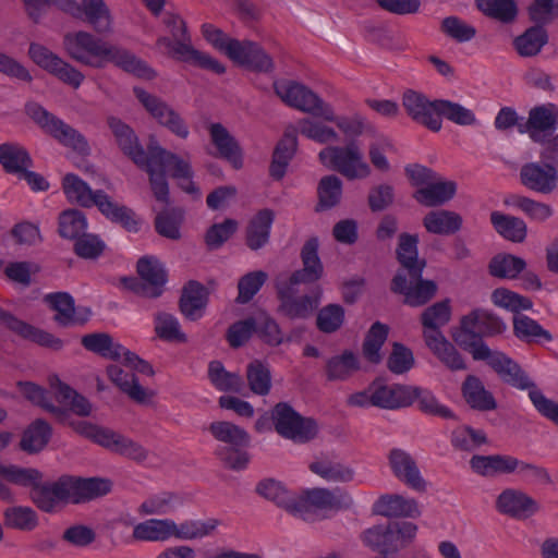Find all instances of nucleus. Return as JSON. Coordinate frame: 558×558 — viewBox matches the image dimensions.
Here are the masks:
<instances>
[{"mask_svg": "<svg viewBox=\"0 0 558 558\" xmlns=\"http://www.w3.org/2000/svg\"><path fill=\"white\" fill-rule=\"evenodd\" d=\"M62 45L73 61L93 69H105L108 63L138 77L151 80L156 72L131 51L86 31L64 34Z\"/></svg>", "mask_w": 558, "mask_h": 558, "instance_id": "1", "label": "nucleus"}, {"mask_svg": "<svg viewBox=\"0 0 558 558\" xmlns=\"http://www.w3.org/2000/svg\"><path fill=\"white\" fill-rule=\"evenodd\" d=\"M417 243L416 234L399 235L396 257L401 269L396 272L390 282L391 292L403 295V303L412 307L425 305L437 292L435 281L422 278L427 263L426 259L418 258Z\"/></svg>", "mask_w": 558, "mask_h": 558, "instance_id": "2", "label": "nucleus"}, {"mask_svg": "<svg viewBox=\"0 0 558 558\" xmlns=\"http://www.w3.org/2000/svg\"><path fill=\"white\" fill-rule=\"evenodd\" d=\"M49 384L56 400L64 407H58L48 401L47 391L32 381H19L17 387L27 400L51 413L60 423L64 424L68 421L70 412L78 416L90 415L93 407L84 396L62 383L58 376H51Z\"/></svg>", "mask_w": 558, "mask_h": 558, "instance_id": "3", "label": "nucleus"}, {"mask_svg": "<svg viewBox=\"0 0 558 558\" xmlns=\"http://www.w3.org/2000/svg\"><path fill=\"white\" fill-rule=\"evenodd\" d=\"M165 24L169 28L170 37H159L156 41L157 48L165 54L182 62L210 70L216 74L226 72V68L218 60L209 54L196 50L192 46L191 36L187 32L185 21L178 14L168 13L165 16Z\"/></svg>", "mask_w": 558, "mask_h": 558, "instance_id": "4", "label": "nucleus"}, {"mask_svg": "<svg viewBox=\"0 0 558 558\" xmlns=\"http://www.w3.org/2000/svg\"><path fill=\"white\" fill-rule=\"evenodd\" d=\"M485 362L506 385L519 390H529L533 405L543 416H550L549 411L556 410L551 400L544 396L527 373L510 356L501 351H493Z\"/></svg>", "mask_w": 558, "mask_h": 558, "instance_id": "5", "label": "nucleus"}, {"mask_svg": "<svg viewBox=\"0 0 558 558\" xmlns=\"http://www.w3.org/2000/svg\"><path fill=\"white\" fill-rule=\"evenodd\" d=\"M64 424H68L80 436L113 453L136 462H143L148 457V451L142 445L108 427L86 421L73 420L71 416Z\"/></svg>", "mask_w": 558, "mask_h": 558, "instance_id": "6", "label": "nucleus"}, {"mask_svg": "<svg viewBox=\"0 0 558 558\" xmlns=\"http://www.w3.org/2000/svg\"><path fill=\"white\" fill-rule=\"evenodd\" d=\"M417 525L409 521H391L366 530L362 539L366 546L387 558L409 546L415 538Z\"/></svg>", "mask_w": 558, "mask_h": 558, "instance_id": "7", "label": "nucleus"}, {"mask_svg": "<svg viewBox=\"0 0 558 558\" xmlns=\"http://www.w3.org/2000/svg\"><path fill=\"white\" fill-rule=\"evenodd\" d=\"M319 161L339 172L348 180L365 179L371 175V167L364 160L363 151L354 140L344 146H328L318 154Z\"/></svg>", "mask_w": 558, "mask_h": 558, "instance_id": "8", "label": "nucleus"}, {"mask_svg": "<svg viewBox=\"0 0 558 558\" xmlns=\"http://www.w3.org/2000/svg\"><path fill=\"white\" fill-rule=\"evenodd\" d=\"M26 113L47 134L60 144L80 154H88L89 146L83 134L36 102L25 106Z\"/></svg>", "mask_w": 558, "mask_h": 558, "instance_id": "9", "label": "nucleus"}, {"mask_svg": "<svg viewBox=\"0 0 558 558\" xmlns=\"http://www.w3.org/2000/svg\"><path fill=\"white\" fill-rule=\"evenodd\" d=\"M275 430L295 444H306L318 434V424L313 417L302 416L289 403L279 402L271 410Z\"/></svg>", "mask_w": 558, "mask_h": 558, "instance_id": "10", "label": "nucleus"}, {"mask_svg": "<svg viewBox=\"0 0 558 558\" xmlns=\"http://www.w3.org/2000/svg\"><path fill=\"white\" fill-rule=\"evenodd\" d=\"M275 94L289 107L320 119H333L332 107L307 86L295 81H275Z\"/></svg>", "mask_w": 558, "mask_h": 558, "instance_id": "11", "label": "nucleus"}, {"mask_svg": "<svg viewBox=\"0 0 558 558\" xmlns=\"http://www.w3.org/2000/svg\"><path fill=\"white\" fill-rule=\"evenodd\" d=\"M138 278H122L126 289L145 299L161 296L167 282V271L154 256L141 257L136 265Z\"/></svg>", "mask_w": 558, "mask_h": 558, "instance_id": "12", "label": "nucleus"}, {"mask_svg": "<svg viewBox=\"0 0 558 558\" xmlns=\"http://www.w3.org/2000/svg\"><path fill=\"white\" fill-rule=\"evenodd\" d=\"M295 505L300 511H294V517L304 521H315L318 517V509H348L353 505V499L340 488L335 490L314 488L303 495H296Z\"/></svg>", "mask_w": 558, "mask_h": 558, "instance_id": "13", "label": "nucleus"}, {"mask_svg": "<svg viewBox=\"0 0 558 558\" xmlns=\"http://www.w3.org/2000/svg\"><path fill=\"white\" fill-rule=\"evenodd\" d=\"M296 284L288 279L278 278L276 280L275 288L279 301L277 313L289 319H306L317 308L319 299L307 294L296 296Z\"/></svg>", "mask_w": 558, "mask_h": 558, "instance_id": "14", "label": "nucleus"}, {"mask_svg": "<svg viewBox=\"0 0 558 558\" xmlns=\"http://www.w3.org/2000/svg\"><path fill=\"white\" fill-rule=\"evenodd\" d=\"M133 93L149 114L159 124L167 128L180 138H186L190 134L189 128L181 116L165 100L147 93L141 87H134Z\"/></svg>", "mask_w": 558, "mask_h": 558, "instance_id": "15", "label": "nucleus"}, {"mask_svg": "<svg viewBox=\"0 0 558 558\" xmlns=\"http://www.w3.org/2000/svg\"><path fill=\"white\" fill-rule=\"evenodd\" d=\"M541 504L524 490L507 487L495 499L498 513L517 521L527 520L541 511Z\"/></svg>", "mask_w": 558, "mask_h": 558, "instance_id": "16", "label": "nucleus"}, {"mask_svg": "<svg viewBox=\"0 0 558 558\" xmlns=\"http://www.w3.org/2000/svg\"><path fill=\"white\" fill-rule=\"evenodd\" d=\"M402 106L408 116L433 132L441 129V118L437 117L438 99L429 100L422 93L408 89L402 96Z\"/></svg>", "mask_w": 558, "mask_h": 558, "instance_id": "17", "label": "nucleus"}, {"mask_svg": "<svg viewBox=\"0 0 558 558\" xmlns=\"http://www.w3.org/2000/svg\"><path fill=\"white\" fill-rule=\"evenodd\" d=\"M106 122L120 150L136 166L145 163L149 156V150L147 153L145 151L135 131L114 116H108Z\"/></svg>", "mask_w": 558, "mask_h": 558, "instance_id": "18", "label": "nucleus"}, {"mask_svg": "<svg viewBox=\"0 0 558 558\" xmlns=\"http://www.w3.org/2000/svg\"><path fill=\"white\" fill-rule=\"evenodd\" d=\"M229 59L255 72L269 73L274 70L271 57L251 40H239L230 47Z\"/></svg>", "mask_w": 558, "mask_h": 558, "instance_id": "19", "label": "nucleus"}, {"mask_svg": "<svg viewBox=\"0 0 558 558\" xmlns=\"http://www.w3.org/2000/svg\"><path fill=\"white\" fill-rule=\"evenodd\" d=\"M521 183L531 191L550 194L558 184V171L551 163L527 162L520 169Z\"/></svg>", "mask_w": 558, "mask_h": 558, "instance_id": "20", "label": "nucleus"}, {"mask_svg": "<svg viewBox=\"0 0 558 558\" xmlns=\"http://www.w3.org/2000/svg\"><path fill=\"white\" fill-rule=\"evenodd\" d=\"M451 337L462 350L470 352L475 361H485L493 353L466 315L461 318L459 327L452 329Z\"/></svg>", "mask_w": 558, "mask_h": 558, "instance_id": "21", "label": "nucleus"}, {"mask_svg": "<svg viewBox=\"0 0 558 558\" xmlns=\"http://www.w3.org/2000/svg\"><path fill=\"white\" fill-rule=\"evenodd\" d=\"M0 325L7 327L20 337L31 340L39 345L60 350L63 345L61 339L56 338L53 335L36 328L26 322H23L12 315L10 312L0 307Z\"/></svg>", "mask_w": 558, "mask_h": 558, "instance_id": "22", "label": "nucleus"}, {"mask_svg": "<svg viewBox=\"0 0 558 558\" xmlns=\"http://www.w3.org/2000/svg\"><path fill=\"white\" fill-rule=\"evenodd\" d=\"M389 465L401 482L417 492L426 490V482L420 474L415 460L402 449L395 448L388 456Z\"/></svg>", "mask_w": 558, "mask_h": 558, "instance_id": "23", "label": "nucleus"}, {"mask_svg": "<svg viewBox=\"0 0 558 558\" xmlns=\"http://www.w3.org/2000/svg\"><path fill=\"white\" fill-rule=\"evenodd\" d=\"M44 301L57 312L54 322L60 326L84 325L90 311L84 310V315L76 313L74 299L68 292H54L45 295Z\"/></svg>", "mask_w": 558, "mask_h": 558, "instance_id": "24", "label": "nucleus"}, {"mask_svg": "<svg viewBox=\"0 0 558 558\" xmlns=\"http://www.w3.org/2000/svg\"><path fill=\"white\" fill-rule=\"evenodd\" d=\"M107 375L123 393L136 403H148L155 396L153 390H148L140 384L134 373L126 372L119 365H109Z\"/></svg>", "mask_w": 558, "mask_h": 558, "instance_id": "25", "label": "nucleus"}, {"mask_svg": "<svg viewBox=\"0 0 558 558\" xmlns=\"http://www.w3.org/2000/svg\"><path fill=\"white\" fill-rule=\"evenodd\" d=\"M301 258L303 268L295 270L288 280L292 283H312L322 278L323 264L318 257V241L316 238L307 240L302 250Z\"/></svg>", "mask_w": 558, "mask_h": 558, "instance_id": "26", "label": "nucleus"}, {"mask_svg": "<svg viewBox=\"0 0 558 558\" xmlns=\"http://www.w3.org/2000/svg\"><path fill=\"white\" fill-rule=\"evenodd\" d=\"M208 303V290L198 281L191 280L182 289L179 308L189 320H197L203 316Z\"/></svg>", "mask_w": 558, "mask_h": 558, "instance_id": "27", "label": "nucleus"}, {"mask_svg": "<svg viewBox=\"0 0 558 558\" xmlns=\"http://www.w3.org/2000/svg\"><path fill=\"white\" fill-rule=\"evenodd\" d=\"M425 344L439 362L451 372L465 371L468 368L462 354L442 332H436L435 336L426 335Z\"/></svg>", "mask_w": 558, "mask_h": 558, "instance_id": "28", "label": "nucleus"}, {"mask_svg": "<svg viewBox=\"0 0 558 558\" xmlns=\"http://www.w3.org/2000/svg\"><path fill=\"white\" fill-rule=\"evenodd\" d=\"M412 386L373 384V407L396 410L411 405Z\"/></svg>", "mask_w": 558, "mask_h": 558, "instance_id": "29", "label": "nucleus"}, {"mask_svg": "<svg viewBox=\"0 0 558 558\" xmlns=\"http://www.w3.org/2000/svg\"><path fill=\"white\" fill-rule=\"evenodd\" d=\"M77 10L70 12L73 16L84 14V20L93 26L97 34L105 35L112 33V16L104 0H82L81 5L75 2Z\"/></svg>", "mask_w": 558, "mask_h": 558, "instance_id": "30", "label": "nucleus"}, {"mask_svg": "<svg viewBox=\"0 0 558 558\" xmlns=\"http://www.w3.org/2000/svg\"><path fill=\"white\" fill-rule=\"evenodd\" d=\"M556 125V116L553 106H538L531 109L527 120L519 125L520 133H529L536 143L545 142V133L553 131Z\"/></svg>", "mask_w": 558, "mask_h": 558, "instance_id": "31", "label": "nucleus"}, {"mask_svg": "<svg viewBox=\"0 0 558 558\" xmlns=\"http://www.w3.org/2000/svg\"><path fill=\"white\" fill-rule=\"evenodd\" d=\"M378 514L386 518H418L421 510L417 501L413 498H404L401 495L381 496L375 504Z\"/></svg>", "mask_w": 558, "mask_h": 558, "instance_id": "32", "label": "nucleus"}, {"mask_svg": "<svg viewBox=\"0 0 558 558\" xmlns=\"http://www.w3.org/2000/svg\"><path fill=\"white\" fill-rule=\"evenodd\" d=\"M209 133L219 156L228 160L234 169H241L243 166L242 150L229 131L220 123H213Z\"/></svg>", "mask_w": 558, "mask_h": 558, "instance_id": "33", "label": "nucleus"}, {"mask_svg": "<svg viewBox=\"0 0 558 558\" xmlns=\"http://www.w3.org/2000/svg\"><path fill=\"white\" fill-rule=\"evenodd\" d=\"M461 390L465 402L472 409L481 412L497 409V401L495 397L485 388L478 377L468 375L462 384Z\"/></svg>", "mask_w": 558, "mask_h": 558, "instance_id": "34", "label": "nucleus"}, {"mask_svg": "<svg viewBox=\"0 0 558 558\" xmlns=\"http://www.w3.org/2000/svg\"><path fill=\"white\" fill-rule=\"evenodd\" d=\"M296 147V131L288 129L274 150L272 160L269 167L271 178L275 180H281L284 177L287 167L293 158Z\"/></svg>", "mask_w": 558, "mask_h": 558, "instance_id": "35", "label": "nucleus"}, {"mask_svg": "<svg viewBox=\"0 0 558 558\" xmlns=\"http://www.w3.org/2000/svg\"><path fill=\"white\" fill-rule=\"evenodd\" d=\"M457 184L453 181H441L438 178L422 186L413 194V198L426 207L441 206L453 198Z\"/></svg>", "mask_w": 558, "mask_h": 558, "instance_id": "36", "label": "nucleus"}, {"mask_svg": "<svg viewBox=\"0 0 558 558\" xmlns=\"http://www.w3.org/2000/svg\"><path fill=\"white\" fill-rule=\"evenodd\" d=\"M275 214L271 209L259 210L248 222L246 227V245L257 251L265 246L269 241L271 225Z\"/></svg>", "mask_w": 558, "mask_h": 558, "instance_id": "37", "label": "nucleus"}, {"mask_svg": "<svg viewBox=\"0 0 558 558\" xmlns=\"http://www.w3.org/2000/svg\"><path fill=\"white\" fill-rule=\"evenodd\" d=\"M490 223L496 232L508 241L522 243L526 239V223L519 217L493 211L490 213Z\"/></svg>", "mask_w": 558, "mask_h": 558, "instance_id": "38", "label": "nucleus"}, {"mask_svg": "<svg viewBox=\"0 0 558 558\" xmlns=\"http://www.w3.org/2000/svg\"><path fill=\"white\" fill-rule=\"evenodd\" d=\"M149 153L153 154V161H158V167L168 170L173 179H189L193 177V171L187 161L178 155L167 151L156 142L149 144Z\"/></svg>", "mask_w": 558, "mask_h": 558, "instance_id": "39", "label": "nucleus"}, {"mask_svg": "<svg viewBox=\"0 0 558 558\" xmlns=\"http://www.w3.org/2000/svg\"><path fill=\"white\" fill-rule=\"evenodd\" d=\"M423 226L430 233L449 235L461 229L462 218L454 211L433 210L423 218Z\"/></svg>", "mask_w": 558, "mask_h": 558, "instance_id": "40", "label": "nucleus"}, {"mask_svg": "<svg viewBox=\"0 0 558 558\" xmlns=\"http://www.w3.org/2000/svg\"><path fill=\"white\" fill-rule=\"evenodd\" d=\"M0 165L5 172L19 175L32 167L33 161L23 146L16 143H3L0 144Z\"/></svg>", "mask_w": 558, "mask_h": 558, "instance_id": "41", "label": "nucleus"}, {"mask_svg": "<svg viewBox=\"0 0 558 558\" xmlns=\"http://www.w3.org/2000/svg\"><path fill=\"white\" fill-rule=\"evenodd\" d=\"M51 435L50 424L43 418H37L24 430L20 447L27 453H37L48 445Z\"/></svg>", "mask_w": 558, "mask_h": 558, "instance_id": "42", "label": "nucleus"}, {"mask_svg": "<svg viewBox=\"0 0 558 558\" xmlns=\"http://www.w3.org/2000/svg\"><path fill=\"white\" fill-rule=\"evenodd\" d=\"M184 220V210L181 207L163 208L155 217L154 226L156 232L169 240L181 239V225Z\"/></svg>", "mask_w": 558, "mask_h": 558, "instance_id": "43", "label": "nucleus"}, {"mask_svg": "<svg viewBox=\"0 0 558 558\" xmlns=\"http://www.w3.org/2000/svg\"><path fill=\"white\" fill-rule=\"evenodd\" d=\"M547 43L548 35L544 25L535 24L518 36L513 45L521 57L530 58L537 56Z\"/></svg>", "mask_w": 558, "mask_h": 558, "instance_id": "44", "label": "nucleus"}, {"mask_svg": "<svg viewBox=\"0 0 558 558\" xmlns=\"http://www.w3.org/2000/svg\"><path fill=\"white\" fill-rule=\"evenodd\" d=\"M31 500L41 511L51 513L63 502L58 480L51 483L38 482L31 490Z\"/></svg>", "mask_w": 558, "mask_h": 558, "instance_id": "45", "label": "nucleus"}, {"mask_svg": "<svg viewBox=\"0 0 558 558\" xmlns=\"http://www.w3.org/2000/svg\"><path fill=\"white\" fill-rule=\"evenodd\" d=\"M325 368L328 380L344 381L359 371L360 363L352 351L345 350L342 354L328 359Z\"/></svg>", "mask_w": 558, "mask_h": 558, "instance_id": "46", "label": "nucleus"}, {"mask_svg": "<svg viewBox=\"0 0 558 558\" xmlns=\"http://www.w3.org/2000/svg\"><path fill=\"white\" fill-rule=\"evenodd\" d=\"M132 536L141 542H165L171 538V520L148 519L134 526Z\"/></svg>", "mask_w": 558, "mask_h": 558, "instance_id": "47", "label": "nucleus"}, {"mask_svg": "<svg viewBox=\"0 0 558 558\" xmlns=\"http://www.w3.org/2000/svg\"><path fill=\"white\" fill-rule=\"evenodd\" d=\"M450 317L451 308L448 300L437 302L425 308L421 314L424 341H426V335L435 336L436 332H441L440 328L449 323Z\"/></svg>", "mask_w": 558, "mask_h": 558, "instance_id": "48", "label": "nucleus"}, {"mask_svg": "<svg viewBox=\"0 0 558 558\" xmlns=\"http://www.w3.org/2000/svg\"><path fill=\"white\" fill-rule=\"evenodd\" d=\"M63 191L71 202H76L83 207L96 206L97 195L105 193L101 190L92 191L86 182L73 173L63 178Z\"/></svg>", "mask_w": 558, "mask_h": 558, "instance_id": "49", "label": "nucleus"}, {"mask_svg": "<svg viewBox=\"0 0 558 558\" xmlns=\"http://www.w3.org/2000/svg\"><path fill=\"white\" fill-rule=\"evenodd\" d=\"M257 493L274 501L277 506L283 508L286 511L293 515L295 508L296 495L287 490L279 482L275 480L262 481L256 488Z\"/></svg>", "mask_w": 558, "mask_h": 558, "instance_id": "50", "label": "nucleus"}, {"mask_svg": "<svg viewBox=\"0 0 558 558\" xmlns=\"http://www.w3.org/2000/svg\"><path fill=\"white\" fill-rule=\"evenodd\" d=\"M82 345L89 352L112 361L119 360L121 344L113 341L107 332L87 333L82 337Z\"/></svg>", "mask_w": 558, "mask_h": 558, "instance_id": "51", "label": "nucleus"}, {"mask_svg": "<svg viewBox=\"0 0 558 558\" xmlns=\"http://www.w3.org/2000/svg\"><path fill=\"white\" fill-rule=\"evenodd\" d=\"M208 429L215 439L229 445L228 447H247L250 444L247 432L231 422H213Z\"/></svg>", "mask_w": 558, "mask_h": 558, "instance_id": "52", "label": "nucleus"}, {"mask_svg": "<svg viewBox=\"0 0 558 558\" xmlns=\"http://www.w3.org/2000/svg\"><path fill=\"white\" fill-rule=\"evenodd\" d=\"M208 378L216 389L220 391L241 393L244 389L242 377L236 373L226 371L219 361H211L209 363Z\"/></svg>", "mask_w": 558, "mask_h": 558, "instance_id": "53", "label": "nucleus"}, {"mask_svg": "<svg viewBox=\"0 0 558 558\" xmlns=\"http://www.w3.org/2000/svg\"><path fill=\"white\" fill-rule=\"evenodd\" d=\"M513 332L517 338L527 343H542L551 341V335L536 320L526 315H515L513 318Z\"/></svg>", "mask_w": 558, "mask_h": 558, "instance_id": "54", "label": "nucleus"}, {"mask_svg": "<svg viewBox=\"0 0 558 558\" xmlns=\"http://www.w3.org/2000/svg\"><path fill=\"white\" fill-rule=\"evenodd\" d=\"M3 523L9 529L31 532L39 524L38 514L31 507H9L3 512Z\"/></svg>", "mask_w": 558, "mask_h": 558, "instance_id": "55", "label": "nucleus"}, {"mask_svg": "<svg viewBox=\"0 0 558 558\" xmlns=\"http://www.w3.org/2000/svg\"><path fill=\"white\" fill-rule=\"evenodd\" d=\"M317 195L316 211L327 210L337 206L342 196V181L333 174L323 177L318 182Z\"/></svg>", "mask_w": 558, "mask_h": 558, "instance_id": "56", "label": "nucleus"}, {"mask_svg": "<svg viewBox=\"0 0 558 558\" xmlns=\"http://www.w3.org/2000/svg\"><path fill=\"white\" fill-rule=\"evenodd\" d=\"M155 333L165 341L184 343L187 337L181 331L178 318L167 312L159 311L154 316Z\"/></svg>", "mask_w": 558, "mask_h": 558, "instance_id": "57", "label": "nucleus"}, {"mask_svg": "<svg viewBox=\"0 0 558 558\" xmlns=\"http://www.w3.org/2000/svg\"><path fill=\"white\" fill-rule=\"evenodd\" d=\"M525 260L511 254H498L488 265L489 274L496 278L514 279L525 268Z\"/></svg>", "mask_w": 558, "mask_h": 558, "instance_id": "58", "label": "nucleus"}, {"mask_svg": "<svg viewBox=\"0 0 558 558\" xmlns=\"http://www.w3.org/2000/svg\"><path fill=\"white\" fill-rule=\"evenodd\" d=\"M87 229V219L83 211L71 208L59 215V234L61 238L77 240Z\"/></svg>", "mask_w": 558, "mask_h": 558, "instance_id": "59", "label": "nucleus"}, {"mask_svg": "<svg viewBox=\"0 0 558 558\" xmlns=\"http://www.w3.org/2000/svg\"><path fill=\"white\" fill-rule=\"evenodd\" d=\"M149 175V184L156 201L169 205V185L166 178V170L158 167V161H153V154L149 153L147 161L140 166Z\"/></svg>", "mask_w": 558, "mask_h": 558, "instance_id": "60", "label": "nucleus"}, {"mask_svg": "<svg viewBox=\"0 0 558 558\" xmlns=\"http://www.w3.org/2000/svg\"><path fill=\"white\" fill-rule=\"evenodd\" d=\"M310 470L320 477L331 481L347 483L354 477V470L339 462H332L328 459H320L310 464Z\"/></svg>", "mask_w": 558, "mask_h": 558, "instance_id": "61", "label": "nucleus"}, {"mask_svg": "<svg viewBox=\"0 0 558 558\" xmlns=\"http://www.w3.org/2000/svg\"><path fill=\"white\" fill-rule=\"evenodd\" d=\"M246 381L250 390L257 396H267L271 389V374L269 368L258 360L246 366Z\"/></svg>", "mask_w": 558, "mask_h": 558, "instance_id": "62", "label": "nucleus"}, {"mask_svg": "<svg viewBox=\"0 0 558 558\" xmlns=\"http://www.w3.org/2000/svg\"><path fill=\"white\" fill-rule=\"evenodd\" d=\"M255 332L267 344L278 347L284 341H291V336L284 338L278 323L267 313L259 312L255 317Z\"/></svg>", "mask_w": 558, "mask_h": 558, "instance_id": "63", "label": "nucleus"}, {"mask_svg": "<svg viewBox=\"0 0 558 558\" xmlns=\"http://www.w3.org/2000/svg\"><path fill=\"white\" fill-rule=\"evenodd\" d=\"M388 326L380 322L374 323L367 331L363 342V354L371 363L380 362L379 351L388 337Z\"/></svg>", "mask_w": 558, "mask_h": 558, "instance_id": "64", "label": "nucleus"}]
</instances>
